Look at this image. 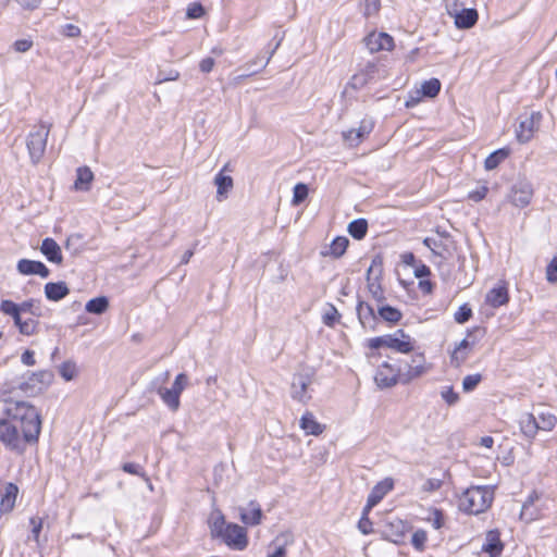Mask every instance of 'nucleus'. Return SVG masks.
<instances>
[{
  "label": "nucleus",
  "instance_id": "61",
  "mask_svg": "<svg viewBox=\"0 0 557 557\" xmlns=\"http://www.w3.org/2000/svg\"><path fill=\"white\" fill-rule=\"evenodd\" d=\"M21 360L26 366H34L35 364L34 351L25 350L21 357Z\"/></svg>",
  "mask_w": 557,
  "mask_h": 557
},
{
  "label": "nucleus",
  "instance_id": "54",
  "mask_svg": "<svg viewBox=\"0 0 557 557\" xmlns=\"http://www.w3.org/2000/svg\"><path fill=\"white\" fill-rule=\"evenodd\" d=\"M32 47H33V40H30L28 38L15 40L13 44V49L20 53L27 52Z\"/></svg>",
  "mask_w": 557,
  "mask_h": 557
},
{
  "label": "nucleus",
  "instance_id": "23",
  "mask_svg": "<svg viewBox=\"0 0 557 557\" xmlns=\"http://www.w3.org/2000/svg\"><path fill=\"white\" fill-rule=\"evenodd\" d=\"M349 240L345 236H338L332 240V243L321 250V255L323 257H332V258H339L342 257L347 247H348Z\"/></svg>",
  "mask_w": 557,
  "mask_h": 557
},
{
  "label": "nucleus",
  "instance_id": "35",
  "mask_svg": "<svg viewBox=\"0 0 557 557\" xmlns=\"http://www.w3.org/2000/svg\"><path fill=\"white\" fill-rule=\"evenodd\" d=\"M58 372L64 381L70 382L77 377L78 367L74 361L66 360L58 367Z\"/></svg>",
  "mask_w": 557,
  "mask_h": 557
},
{
  "label": "nucleus",
  "instance_id": "43",
  "mask_svg": "<svg viewBox=\"0 0 557 557\" xmlns=\"http://www.w3.org/2000/svg\"><path fill=\"white\" fill-rule=\"evenodd\" d=\"M18 310H21L22 313L29 312L37 317L41 314L39 301L36 299H28L18 304Z\"/></svg>",
  "mask_w": 557,
  "mask_h": 557
},
{
  "label": "nucleus",
  "instance_id": "45",
  "mask_svg": "<svg viewBox=\"0 0 557 557\" xmlns=\"http://www.w3.org/2000/svg\"><path fill=\"white\" fill-rule=\"evenodd\" d=\"M441 397L449 406L457 404L459 400V395L454 391L453 386L444 387L441 391Z\"/></svg>",
  "mask_w": 557,
  "mask_h": 557
},
{
  "label": "nucleus",
  "instance_id": "52",
  "mask_svg": "<svg viewBox=\"0 0 557 557\" xmlns=\"http://www.w3.org/2000/svg\"><path fill=\"white\" fill-rule=\"evenodd\" d=\"M18 310V304L13 302L12 300H2L0 304V311L7 315H13Z\"/></svg>",
  "mask_w": 557,
  "mask_h": 557
},
{
  "label": "nucleus",
  "instance_id": "18",
  "mask_svg": "<svg viewBox=\"0 0 557 557\" xmlns=\"http://www.w3.org/2000/svg\"><path fill=\"white\" fill-rule=\"evenodd\" d=\"M394 487V481L391 478H385L384 480L376 483L367 499V510H371L374 506H376L384 496L391 492Z\"/></svg>",
  "mask_w": 557,
  "mask_h": 557
},
{
  "label": "nucleus",
  "instance_id": "62",
  "mask_svg": "<svg viewBox=\"0 0 557 557\" xmlns=\"http://www.w3.org/2000/svg\"><path fill=\"white\" fill-rule=\"evenodd\" d=\"M33 376L40 383H48L51 379V374L48 371L33 373Z\"/></svg>",
  "mask_w": 557,
  "mask_h": 557
},
{
  "label": "nucleus",
  "instance_id": "44",
  "mask_svg": "<svg viewBox=\"0 0 557 557\" xmlns=\"http://www.w3.org/2000/svg\"><path fill=\"white\" fill-rule=\"evenodd\" d=\"M371 510H367V507L364 506V508L362 510V516H361V518H360V520L358 522V529L364 535L370 534L373 531L372 522L369 519V512Z\"/></svg>",
  "mask_w": 557,
  "mask_h": 557
},
{
  "label": "nucleus",
  "instance_id": "42",
  "mask_svg": "<svg viewBox=\"0 0 557 557\" xmlns=\"http://www.w3.org/2000/svg\"><path fill=\"white\" fill-rule=\"evenodd\" d=\"M481 381H482V375L480 373L469 374V375L465 376L462 380L463 392L465 393L472 392L473 389L476 388V386L480 384Z\"/></svg>",
  "mask_w": 557,
  "mask_h": 557
},
{
  "label": "nucleus",
  "instance_id": "6",
  "mask_svg": "<svg viewBox=\"0 0 557 557\" xmlns=\"http://www.w3.org/2000/svg\"><path fill=\"white\" fill-rule=\"evenodd\" d=\"M188 376L185 373H180L175 376L171 387L160 386L157 388L161 400L171 411L178 410L181 394L188 386Z\"/></svg>",
  "mask_w": 557,
  "mask_h": 557
},
{
  "label": "nucleus",
  "instance_id": "40",
  "mask_svg": "<svg viewBox=\"0 0 557 557\" xmlns=\"http://www.w3.org/2000/svg\"><path fill=\"white\" fill-rule=\"evenodd\" d=\"M309 190L308 186L304 183H298L295 185L293 189V199L292 205L298 206L300 205L307 197H308Z\"/></svg>",
  "mask_w": 557,
  "mask_h": 557
},
{
  "label": "nucleus",
  "instance_id": "63",
  "mask_svg": "<svg viewBox=\"0 0 557 557\" xmlns=\"http://www.w3.org/2000/svg\"><path fill=\"white\" fill-rule=\"evenodd\" d=\"M178 77H180V73L177 71H171L170 74H168V76L163 77V76L159 75L157 83L162 84L168 81H176V79H178Z\"/></svg>",
  "mask_w": 557,
  "mask_h": 557
},
{
  "label": "nucleus",
  "instance_id": "22",
  "mask_svg": "<svg viewBox=\"0 0 557 557\" xmlns=\"http://www.w3.org/2000/svg\"><path fill=\"white\" fill-rule=\"evenodd\" d=\"M240 520L247 525H258L261 523L263 513L258 504L250 502L249 508H239Z\"/></svg>",
  "mask_w": 557,
  "mask_h": 557
},
{
  "label": "nucleus",
  "instance_id": "37",
  "mask_svg": "<svg viewBox=\"0 0 557 557\" xmlns=\"http://www.w3.org/2000/svg\"><path fill=\"white\" fill-rule=\"evenodd\" d=\"M109 308V301L107 297H97L87 301L85 310L89 313L102 314Z\"/></svg>",
  "mask_w": 557,
  "mask_h": 557
},
{
  "label": "nucleus",
  "instance_id": "20",
  "mask_svg": "<svg viewBox=\"0 0 557 557\" xmlns=\"http://www.w3.org/2000/svg\"><path fill=\"white\" fill-rule=\"evenodd\" d=\"M17 271L23 275H39L40 277H48L50 274L49 269L40 261L21 259L17 262Z\"/></svg>",
  "mask_w": 557,
  "mask_h": 557
},
{
  "label": "nucleus",
  "instance_id": "30",
  "mask_svg": "<svg viewBox=\"0 0 557 557\" xmlns=\"http://www.w3.org/2000/svg\"><path fill=\"white\" fill-rule=\"evenodd\" d=\"M70 293L64 282H50L45 285V295L49 300L59 301L66 297Z\"/></svg>",
  "mask_w": 557,
  "mask_h": 557
},
{
  "label": "nucleus",
  "instance_id": "38",
  "mask_svg": "<svg viewBox=\"0 0 557 557\" xmlns=\"http://www.w3.org/2000/svg\"><path fill=\"white\" fill-rule=\"evenodd\" d=\"M368 230L367 221L363 219L355 220L348 225V233L356 239H361L366 236Z\"/></svg>",
  "mask_w": 557,
  "mask_h": 557
},
{
  "label": "nucleus",
  "instance_id": "49",
  "mask_svg": "<svg viewBox=\"0 0 557 557\" xmlns=\"http://www.w3.org/2000/svg\"><path fill=\"white\" fill-rule=\"evenodd\" d=\"M29 523L32 525V530H30L32 537L37 544H39V535H40V532L42 529L44 521L39 517H33V518H30Z\"/></svg>",
  "mask_w": 557,
  "mask_h": 557
},
{
  "label": "nucleus",
  "instance_id": "64",
  "mask_svg": "<svg viewBox=\"0 0 557 557\" xmlns=\"http://www.w3.org/2000/svg\"><path fill=\"white\" fill-rule=\"evenodd\" d=\"M401 261L409 265V267H414L416 265V257L412 252H405L401 255Z\"/></svg>",
  "mask_w": 557,
  "mask_h": 557
},
{
  "label": "nucleus",
  "instance_id": "48",
  "mask_svg": "<svg viewBox=\"0 0 557 557\" xmlns=\"http://www.w3.org/2000/svg\"><path fill=\"white\" fill-rule=\"evenodd\" d=\"M426 540V532L423 530H418L412 534L411 543L416 549L422 550L424 548Z\"/></svg>",
  "mask_w": 557,
  "mask_h": 557
},
{
  "label": "nucleus",
  "instance_id": "34",
  "mask_svg": "<svg viewBox=\"0 0 557 557\" xmlns=\"http://www.w3.org/2000/svg\"><path fill=\"white\" fill-rule=\"evenodd\" d=\"M539 498L536 494H532L528 497V499L524 502L520 518L527 522H531L539 518L540 513L536 510H533L534 502Z\"/></svg>",
  "mask_w": 557,
  "mask_h": 557
},
{
  "label": "nucleus",
  "instance_id": "39",
  "mask_svg": "<svg viewBox=\"0 0 557 557\" xmlns=\"http://www.w3.org/2000/svg\"><path fill=\"white\" fill-rule=\"evenodd\" d=\"M360 8L362 10V14L364 17H371L379 13L381 8L380 0H362L360 2Z\"/></svg>",
  "mask_w": 557,
  "mask_h": 557
},
{
  "label": "nucleus",
  "instance_id": "10",
  "mask_svg": "<svg viewBox=\"0 0 557 557\" xmlns=\"http://www.w3.org/2000/svg\"><path fill=\"white\" fill-rule=\"evenodd\" d=\"M409 531L408 524L399 518L388 519L382 529L384 539L395 544L403 543L407 532Z\"/></svg>",
  "mask_w": 557,
  "mask_h": 557
},
{
  "label": "nucleus",
  "instance_id": "33",
  "mask_svg": "<svg viewBox=\"0 0 557 557\" xmlns=\"http://www.w3.org/2000/svg\"><path fill=\"white\" fill-rule=\"evenodd\" d=\"M94 180V174L87 166H82L77 169L76 172V181L75 188L77 190H88L91 181Z\"/></svg>",
  "mask_w": 557,
  "mask_h": 557
},
{
  "label": "nucleus",
  "instance_id": "4",
  "mask_svg": "<svg viewBox=\"0 0 557 557\" xmlns=\"http://www.w3.org/2000/svg\"><path fill=\"white\" fill-rule=\"evenodd\" d=\"M368 346L371 349L386 347L397 352L408 354L413 349V342L403 330H397L393 334L370 338Z\"/></svg>",
  "mask_w": 557,
  "mask_h": 557
},
{
  "label": "nucleus",
  "instance_id": "58",
  "mask_svg": "<svg viewBox=\"0 0 557 557\" xmlns=\"http://www.w3.org/2000/svg\"><path fill=\"white\" fill-rule=\"evenodd\" d=\"M42 0H16V2L25 10H35Z\"/></svg>",
  "mask_w": 557,
  "mask_h": 557
},
{
  "label": "nucleus",
  "instance_id": "50",
  "mask_svg": "<svg viewBox=\"0 0 557 557\" xmlns=\"http://www.w3.org/2000/svg\"><path fill=\"white\" fill-rule=\"evenodd\" d=\"M339 319V313L335 307L331 306L330 309L323 314V322L329 326H333Z\"/></svg>",
  "mask_w": 557,
  "mask_h": 557
},
{
  "label": "nucleus",
  "instance_id": "55",
  "mask_svg": "<svg viewBox=\"0 0 557 557\" xmlns=\"http://www.w3.org/2000/svg\"><path fill=\"white\" fill-rule=\"evenodd\" d=\"M205 10L200 3H191L187 8L186 15L188 18H199L203 15Z\"/></svg>",
  "mask_w": 557,
  "mask_h": 557
},
{
  "label": "nucleus",
  "instance_id": "5",
  "mask_svg": "<svg viewBox=\"0 0 557 557\" xmlns=\"http://www.w3.org/2000/svg\"><path fill=\"white\" fill-rule=\"evenodd\" d=\"M49 133L50 126L40 123L34 127L26 138L27 150L34 164L39 163L45 154Z\"/></svg>",
  "mask_w": 557,
  "mask_h": 557
},
{
  "label": "nucleus",
  "instance_id": "2",
  "mask_svg": "<svg viewBox=\"0 0 557 557\" xmlns=\"http://www.w3.org/2000/svg\"><path fill=\"white\" fill-rule=\"evenodd\" d=\"M494 491L490 486H471L459 497V508L468 513L478 515L492 505Z\"/></svg>",
  "mask_w": 557,
  "mask_h": 557
},
{
  "label": "nucleus",
  "instance_id": "13",
  "mask_svg": "<svg viewBox=\"0 0 557 557\" xmlns=\"http://www.w3.org/2000/svg\"><path fill=\"white\" fill-rule=\"evenodd\" d=\"M441 82L437 78L424 81L419 89L410 94L409 99L406 102L407 107H412L419 103L422 97L435 98L441 91Z\"/></svg>",
  "mask_w": 557,
  "mask_h": 557
},
{
  "label": "nucleus",
  "instance_id": "27",
  "mask_svg": "<svg viewBox=\"0 0 557 557\" xmlns=\"http://www.w3.org/2000/svg\"><path fill=\"white\" fill-rule=\"evenodd\" d=\"M300 429L307 435L318 436L323 433L324 425L320 424L312 412L306 411L300 419Z\"/></svg>",
  "mask_w": 557,
  "mask_h": 557
},
{
  "label": "nucleus",
  "instance_id": "8",
  "mask_svg": "<svg viewBox=\"0 0 557 557\" xmlns=\"http://www.w3.org/2000/svg\"><path fill=\"white\" fill-rule=\"evenodd\" d=\"M313 382V375L310 372L297 373L293 377L290 395L294 400L307 404L311 399L309 386Z\"/></svg>",
  "mask_w": 557,
  "mask_h": 557
},
{
  "label": "nucleus",
  "instance_id": "41",
  "mask_svg": "<svg viewBox=\"0 0 557 557\" xmlns=\"http://www.w3.org/2000/svg\"><path fill=\"white\" fill-rule=\"evenodd\" d=\"M379 314L382 319L388 322H397L401 318V313L393 307L384 306L379 309Z\"/></svg>",
  "mask_w": 557,
  "mask_h": 557
},
{
  "label": "nucleus",
  "instance_id": "9",
  "mask_svg": "<svg viewBox=\"0 0 557 557\" xmlns=\"http://www.w3.org/2000/svg\"><path fill=\"white\" fill-rule=\"evenodd\" d=\"M228 547L242 550L248 545L246 530L235 523H228L220 537Z\"/></svg>",
  "mask_w": 557,
  "mask_h": 557
},
{
  "label": "nucleus",
  "instance_id": "47",
  "mask_svg": "<svg viewBox=\"0 0 557 557\" xmlns=\"http://www.w3.org/2000/svg\"><path fill=\"white\" fill-rule=\"evenodd\" d=\"M18 331L23 335H33L37 329V321L34 319L23 320L17 326Z\"/></svg>",
  "mask_w": 557,
  "mask_h": 557
},
{
  "label": "nucleus",
  "instance_id": "24",
  "mask_svg": "<svg viewBox=\"0 0 557 557\" xmlns=\"http://www.w3.org/2000/svg\"><path fill=\"white\" fill-rule=\"evenodd\" d=\"M214 184L216 186V200L223 201L227 198L228 193L233 189L234 183L230 175H225L223 171H220L214 177Z\"/></svg>",
  "mask_w": 557,
  "mask_h": 557
},
{
  "label": "nucleus",
  "instance_id": "14",
  "mask_svg": "<svg viewBox=\"0 0 557 557\" xmlns=\"http://www.w3.org/2000/svg\"><path fill=\"white\" fill-rule=\"evenodd\" d=\"M423 244L431 250L434 257L447 259L451 253L453 242L449 236L437 235L426 237Z\"/></svg>",
  "mask_w": 557,
  "mask_h": 557
},
{
  "label": "nucleus",
  "instance_id": "59",
  "mask_svg": "<svg viewBox=\"0 0 557 557\" xmlns=\"http://www.w3.org/2000/svg\"><path fill=\"white\" fill-rule=\"evenodd\" d=\"M214 66V60L212 58H205L203 60H201V62L199 63V69L201 72L203 73H209L212 71Z\"/></svg>",
  "mask_w": 557,
  "mask_h": 557
},
{
  "label": "nucleus",
  "instance_id": "60",
  "mask_svg": "<svg viewBox=\"0 0 557 557\" xmlns=\"http://www.w3.org/2000/svg\"><path fill=\"white\" fill-rule=\"evenodd\" d=\"M123 470L127 473H131V474H138V475H141V476H145L144 473H141L139 470H140V467L136 463H133V462H127V463H124L123 465Z\"/></svg>",
  "mask_w": 557,
  "mask_h": 557
},
{
  "label": "nucleus",
  "instance_id": "29",
  "mask_svg": "<svg viewBox=\"0 0 557 557\" xmlns=\"http://www.w3.org/2000/svg\"><path fill=\"white\" fill-rule=\"evenodd\" d=\"M503 548L498 532H487L485 543L482 546L483 552L487 553L491 557H497L502 554Z\"/></svg>",
  "mask_w": 557,
  "mask_h": 557
},
{
  "label": "nucleus",
  "instance_id": "51",
  "mask_svg": "<svg viewBox=\"0 0 557 557\" xmlns=\"http://www.w3.org/2000/svg\"><path fill=\"white\" fill-rule=\"evenodd\" d=\"M471 315L472 310L467 305H463L455 313V320L458 323H465L471 318Z\"/></svg>",
  "mask_w": 557,
  "mask_h": 557
},
{
  "label": "nucleus",
  "instance_id": "15",
  "mask_svg": "<svg viewBox=\"0 0 557 557\" xmlns=\"http://www.w3.org/2000/svg\"><path fill=\"white\" fill-rule=\"evenodd\" d=\"M372 121L362 120L357 128L343 132V138L348 146L355 147L358 146L363 140V138L372 132Z\"/></svg>",
  "mask_w": 557,
  "mask_h": 557
},
{
  "label": "nucleus",
  "instance_id": "28",
  "mask_svg": "<svg viewBox=\"0 0 557 557\" xmlns=\"http://www.w3.org/2000/svg\"><path fill=\"white\" fill-rule=\"evenodd\" d=\"M376 72H377L376 64L368 63L362 71H360L359 73L355 74L351 77L349 85L352 88H361L364 85H367L370 79L373 78V76Z\"/></svg>",
  "mask_w": 557,
  "mask_h": 557
},
{
  "label": "nucleus",
  "instance_id": "26",
  "mask_svg": "<svg viewBox=\"0 0 557 557\" xmlns=\"http://www.w3.org/2000/svg\"><path fill=\"white\" fill-rule=\"evenodd\" d=\"M454 20L457 28H471L478 21V12L474 9H463L454 14Z\"/></svg>",
  "mask_w": 557,
  "mask_h": 557
},
{
  "label": "nucleus",
  "instance_id": "36",
  "mask_svg": "<svg viewBox=\"0 0 557 557\" xmlns=\"http://www.w3.org/2000/svg\"><path fill=\"white\" fill-rule=\"evenodd\" d=\"M509 156L508 149H498L492 152L484 161V168L487 171L496 169Z\"/></svg>",
  "mask_w": 557,
  "mask_h": 557
},
{
  "label": "nucleus",
  "instance_id": "25",
  "mask_svg": "<svg viewBox=\"0 0 557 557\" xmlns=\"http://www.w3.org/2000/svg\"><path fill=\"white\" fill-rule=\"evenodd\" d=\"M40 251L50 262L60 264L63 260L61 248L52 238H45L42 240Z\"/></svg>",
  "mask_w": 557,
  "mask_h": 557
},
{
  "label": "nucleus",
  "instance_id": "21",
  "mask_svg": "<svg viewBox=\"0 0 557 557\" xmlns=\"http://www.w3.org/2000/svg\"><path fill=\"white\" fill-rule=\"evenodd\" d=\"M509 301L508 288L505 283H498L485 296V302L493 308H498Z\"/></svg>",
  "mask_w": 557,
  "mask_h": 557
},
{
  "label": "nucleus",
  "instance_id": "57",
  "mask_svg": "<svg viewBox=\"0 0 557 557\" xmlns=\"http://www.w3.org/2000/svg\"><path fill=\"white\" fill-rule=\"evenodd\" d=\"M413 269L414 276L418 278L426 277L431 274L429 267L423 263L416 264Z\"/></svg>",
  "mask_w": 557,
  "mask_h": 557
},
{
  "label": "nucleus",
  "instance_id": "19",
  "mask_svg": "<svg viewBox=\"0 0 557 557\" xmlns=\"http://www.w3.org/2000/svg\"><path fill=\"white\" fill-rule=\"evenodd\" d=\"M473 345L474 344L469 342L468 338H463L460 343H458L450 351V364L454 368H459L462 363H465L473 349Z\"/></svg>",
  "mask_w": 557,
  "mask_h": 557
},
{
  "label": "nucleus",
  "instance_id": "12",
  "mask_svg": "<svg viewBox=\"0 0 557 557\" xmlns=\"http://www.w3.org/2000/svg\"><path fill=\"white\" fill-rule=\"evenodd\" d=\"M541 120V112H532L529 116L522 119L516 131L518 141L522 144L530 141L537 131Z\"/></svg>",
  "mask_w": 557,
  "mask_h": 557
},
{
  "label": "nucleus",
  "instance_id": "31",
  "mask_svg": "<svg viewBox=\"0 0 557 557\" xmlns=\"http://www.w3.org/2000/svg\"><path fill=\"white\" fill-rule=\"evenodd\" d=\"M211 536L219 539L225 527L228 524L225 522V518L220 510H213L208 519Z\"/></svg>",
  "mask_w": 557,
  "mask_h": 557
},
{
  "label": "nucleus",
  "instance_id": "11",
  "mask_svg": "<svg viewBox=\"0 0 557 557\" xmlns=\"http://www.w3.org/2000/svg\"><path fill=\"white\" fill-rule=\"evenodd\" d=\"M364 45L370 53L392 51L395 46L393 37L384 32H371L364 38Z\"/></svg>",
  "mask_w": 557,
  "mask_h": 557
},
{
  "label": "nucleus",
  "instance_id": "53",
  "mask_svg": "<svg viewBox=\"0 0 557 557\" xmlns=\"http://www.w3.org/2000/svg\"><path fill=\"white\" fill-rule=\"evenodd\" d=\"M81 28L74 24H65L61 28V34L69 38H76L81 36Z\"/></svg>",
  "mask_w": 557,
  "mask_h": 557
},
{
  "label": "nucleus",
  "instance_id": "1",
  "mask_svg": "<svg viewBox=\"0 0 557 557\" xmlns=\"http://www.w3.org/2000/svg\"><path fill=\"white\" fill-rule=\"evenodd\" d=\"M3 417L0 418V442L20 455L28 446L37 444L42 426L38 408L28 401H7Z\"/></svg>",
  "mask_w": 557,
  "mask_h": 557
},
{
  "label": "nucleus",
  "instance_id": "56",
  "mask_svg": "<svg viewBox=\"0 0 557 557\" xmlns=\"http://www.w3.org/2000/svg\"><path fill=\"white\" fill-rule=\"evenodd\" d=\"M442 486V481L440 479H428L422 485V490L424 492L431 493L440 490Z\"/></svg>",
  "mask_w": 557,
  "mask_h": 557
},
{
  "label": "nucleus",
  "instance_id": "7",
  "mask_svg": "<svg viewBox=\"0 0 557 557\" xmlns=\"http://www.w3.org/2000/svg\"><path fill=\"white\" fill-rule=\"evenodd\" d=\"M533 195L534 189L532 183L525 177H520L511 186L507 197L512 206L517 208H524L530 205Z\"/></svg>",
  "mask_w": 557,
  "mask_h": 557
},
{
  "label": "nucleus",
  "instance_id": "16",
  "mask_svg": "<svg viewBox=\"0 0 557 557\" xmlns=\"http://www.w3.org/2000/svg\"><path fill=\"white\" fill-rule=\"evenodd\" d=\"M399 371L387 362L382 363L375 373L374 381L380 388H388L397 383Z\"/></svg>",
  "mask_w": 557,
  "mask_h": 557
},
{
  "label": "nucleus",
  "instance_id": "3",
  "mask_svg": "<svg viewBox=\"0 0 557 557\" xmlns=\"http://www.w3.org/2000/svg\"><path fill=\"white\" fill-rule=\"evenodd\" d=\"M522 434L534 440L540 431L552 432L557 425V417L550 411H539L536 414L525 413L519 421Z\"/></svg>",
  "mask_w": 557,
  "mask_h": 557
},
{
  "label": "nucleus",
  "instance_id": "17",
  "mask_svg": "<svg viewBox=\"0 0 557 557\" xmlns=\"http://www.w3.org/2000/svg\"><path fill=\"white\" fill-rule=\"evenodd\" d=\"M18 494V487L14 483L0 484V512L9 513L13 510Z\"/></svg>",
  "mask_w": 557,
  "mask_h": 557
},
{
  "label": "nucleus",
  "instance_id": "46",
  "mask_svg": "<svg viewBox=\"0 0 557 557\" xmlns=\"http://www.w3.org/2000/svg\"><path fill=\"white\" fill-rule=\"evenodd\" d=\"M488 193V187L486 184H482L478 186L475 189L469 191L468 198L474 202H479L483 200Z\"/></svg>",
  "mask_w": 557,
  "mask_h": 557
},
{
  "label": "nucleus",
  "instance_id": "32",
  "mask_svg": "<svg viewBox=\"0 0 557 557\" xmlns=\"http://www.w3.org/2000/svg\"><path fill=\"white\" fill-rule=\"evenodd\" d=\"M429 371V367L424 363L422 358H413L408 366V370L404 374L405 382L418 379Z\"/></svg>",
  "mask_w": 557,
  "mask_h": 557
}]
</instances>
